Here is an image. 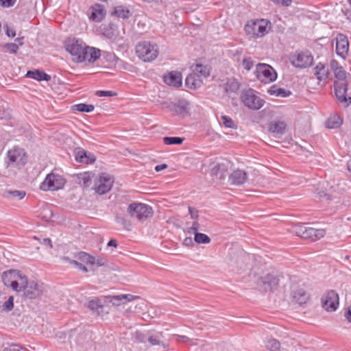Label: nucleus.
I'll return each mask as SVG.
<instances>
[{
	"label": "nucleus",
	"mask_w": 351,
	"mask_h": 351,
	"mask_svg": "<svg viewBox=\"0 0 351 351\" xmlns=\"http://www.w3.org/2000/svg\"><path fill=\"white\" fill-rule=\"evenodd\" d=\"M27 158L28 156L25 149L16 145L7 152L5 162L8 167L21 169L27 162Z\"/></svg>",
	"instance_id": "obj_1"
},
{
	"label": "nucleus",
	"mask_w": 351,
	"mask_h": 351,
	"mask_svg": "<svg viewBox=\"0 0 351 351\" xmlns=\"http://www.w3.org/2000/svg\"><path fill=\"white\" fill-rule=\"evenodd\" d=\"M136 53L143 61L152 62L158 56V47L149 41H141L136 46Z\"/></svg>",
	"instance_id": "obj_2"
},
{
	"label": "nucleus",
	"mask_w": 351,
	"mask_h": 351,
	"mask_svg": "<svg viewBox=\"0 0 351 351\" xmlns=\"http://www.w3.org/2000/svg\"><path fill=\"white\" fill-rule=\"evenodd\" d=\"M127 211L131 217L136 218L139 221H144L153 215L152 207L143 203L134 202L130 204Z\"/></svg>",
	"instance_id": "obj_3"
},
{
	"label": "nucleus",
	"mask_w": 351,
	"mask_h": 351,
	"mask_svg": "<svg viewBox=\"0 0 351 351\" xmlns=\"http://www.w3.org/2000/svg\"><path fill=\"white\" fill-rule=\"evenodd\" d=\"M240 98L245 107L253 110L261 109L265 104L264 99L258 96L256 92L252 88L243 90Z\"/></svg>",
	"instance_id": "obj_4"
},
{
	"label": "nucleus",
	"mask_w": 351,
	"mask_h": 351,
	"mask_svg": "<svg viewBox=\"0 0 351 351\" xmlns=\"http://www.w3.org/2000/svg\"><path fill=\"white\" fill-rule=\"evenodd\" d=\"M269 21L265 19H258L249 22L245 26L246 34L252 38H259L265 36L267 32Z\"/></svg>",
	"instance_id": "obj_5"
},
{
	"label": "nucleus",
	"mask_w": 351,
	"mask_h": 351,
	"mask_svg": "<svg viewBox=\"0 0 351 351\" xmlns=\"http://www.w3.org/2000/svg\"><path fill=\"white\" fill-rule=\"evenodd\" d=\"M20 291H23V296L26 299H35L42 293L40 285L34 280L28 281L26 276L21 278L20 282Z\"/></svg>",
	"instance_id": "obj_6"
},
{
	"label": "nucleus",
	"mask_w": 351,
	"mask_h": 351,
	"mask_svg": "<svg viewBox=\"0 0 351 351\" xmlns=\"http://www.w3.org/2000/svg\"><path fill=\"white\" fill-rule=\"evenodd\" d=\"M65 179L60 175L51 173H49L44 181L40 184V189L44 191H57L64 186Z\"/></svg>",
	"instance_id": "obj_7"
},
{
	"label": "nucleus",
	"mask_w": 351,
	"mask_h": 351,
	"mask_svg": "<svg viewBox=\"0 0 351 351\" xmlns=\"http://www.w3.org/2000/svg\"><path fill=\"white\" fill-rule=\"evenodd\" d=\"M290 61L294 67L305 69L313 64V56L308 51H295L291 56Z\"/></svg>",
	"instance_id": "obj_8"
},
{
	"label": "nucleus",
	"mask_w": 351,
	"mask_h": 351,
	"mask_svg": "<svg viewBox=\"0 0 351 351\" xmlns=\"http://www.w3.org/2000/svg\"><path fill=\"white\" fill-rule=\"evenodd\" d=\"M322 306L327 312L335 311L339 306V297L335 290H328L322 296Z\"/></svg>",
	"instance_id": "obj_9"
},
{
	"label": "nucleus",
	"mask_w": 351,
	"mask_h": 351,
	"mask_svg": "<svg viewBox=\"0 0 351 351\" xmlns=\"http://www.w3.org/2000/svg\"><path fill=\"white\" fill-rule=\"evenodd\" d=\"M23 277H25V276H22L20 271L15 269H10L4 271L1 275V279L3 284L6 287H10L12 289L16 291H20V282H21V278Z\"/></svg>",
	"instance_id": "obj_10"
},
{
	"label": "nucleus",
	"mask_w": 351,
	"mask_h": 351,
	"mask_svg": "<svg viewBox=\"0 0 351 351\" xmlns=\"http://www.w3.org/2000/svg\"><path fill=\"white\" fill-rule=\"evenodd\" d=\"M256 74L257 78L265 83L271 82L277 78V73L275 70L267 64L260 63L257 64Z\"/></svg>",
	"instance_id": "obj_11"
},
{
	"label": "nucleus",
	"mask_w": 351,
	"mask_h": 351,
	"mask_svg": "<svg viewBox=\"0 0 351 351\" xmlns=\"http://www.w3.org/2000/svg\"><path fill=\"white\" fill-rule=\"evenodd\" d=\"M114 180L107 173H102L95 180L94 189L99 195L108 193L112 188Z\"/></svg>",
	"instance_id": "obj_12"
},
{
	"label": "nucleus",
	"mask_w": 351,
	"mask_h": 351,
	"mask_svg": "<svg viewBox=\"0 0 351 351\" xmlns=\"http://www.w3.org/2000/svg\"><path fill=\"white\" fill-rule=\"evenodd\" d=\"M313 74L319 83L325 85L330 76V71L327 62H319L313 68Z\"/></svg>",
	"instance_id": "obj_13"
},
{
	"label": "nucleus",
	"mask_w": 351,
	"mask_h": 351,
	"mask_svg": "<svg viewBox=\"0 0 351 351\" xmlns=\"http://www.w3.org/2000/svg\"><path fill=\"white\" fill-rule=\"evenodd\" d=\"M278 282L279 280L277 277L271 274H267L259 278L256 285L261 290L267 291L276 289L278 285Z\"/></svg>",
	"instance_id": "obj_14"
},
{
	"label": "nucleus",
	"mask_w": 351,
	"mask_h": 351,
	"mask_svg": "<svg viewBox=\"0 0 351 351\" xmlns=\"http://www.w3.org/2000/svg\"><path fill=\"white\" fill-rule=\"evenodd\" d=\"M348 84L346 81L335 82L334 89L337 100L341 103H346L350 101L351 104V97H347V90Z\"/></svg>",
	"instance_id": "obj_15"
},
{
	"label": "nucleus",
	"mask_w": 351,
	"mask_h": 351,
	"mask_svg": "<svg viewBox=\"0 0 351 351\" xmlns=\"http://www.w3.org/2000/svg\"><path fill=\"white\" fill-rule=\"evenodd\" d=\"M84 50H86V44L80 39L74 38L66 45V51L73 56V60L75 62H77V58L81 56Z\"/></svg>",
	"instance_id": "obj_16"
},
{
	"label": "nucleus",
	"mask_w": 351,
	"mask_h": 351,
	"mask_svg": "<svg viewBox=\"0 0 351 351\" xmlns=\"http://www.w3.org/2000/svg\"><path fill=\"white\" fill-rule=\"evenodd\" d=\"M349 43L347 37L341 34L337 35L336 38V53L341 57L345 58L348 54Z\"/></svg>",
	"instance_id": "obj_17"
},
{
	"label": "nucleus",
	"mask_w": 351,
	"mask_h": 351,
	"mask_svg": "<svg viewBox=\"0 0 351 351\" xmlns=\"http://www.w3.org/2000/svg\"><path fill=\"white\" fill-rule=\"evenodd\" d=\"M138 297L131 294H121L117 295L106 296V302L112 303L114 306L125 304Z\"/></svg>",
	"instance_id": "obj_18"
},
{
	"label": "nucleus",
	"mask_w": 351,
	"mask_h": 351,
	"mask_svg": "<svg viewBox=\"0 0 351 351\" xmlns=\"http://www.w3.org/2000/svg\"><path fill=\"white\" fill-rule=\"evenodd\" d=\"M75 160L78 162L91 164L93 163L95 160V156L82 148H77L75 150Z\"/></svg>",
	"instance_id": "obj_19"
},
{
	"label": "nucleus",
	"mask_w": 351,
	"mask_h": 351,
	"mask_svg": "<svg viewBox=\"0 0 351 351\" xmlns=\"http://www.w3.org/2000/svg\"><path fill=\"white\" fill-rule=\"evenodd\" d=\"M247 179V173L239 169L234 170L229 176V181L234 185H241L246 182Z\"/></svg>",
	"instance_id": "obj_20"
},
{
	"label": "nucleus",
	"mask_w": 351,
	"mask_h": 351,
	"mask_svg": "<svg viewBox=\"0 0 351 351\" xmlns=\"http://www.w3.org/2000/svg\"><path fill=\"white\" fill-rule=\"evenodd\" d=\"M164 82L169 86L180 87L182 84V74L179 71H171L164 76Z\"/></svg>",
	"instance_id": "obj_21"
},
{
	"label": "nucleus",
	"mask_w": 351,
	"mask_h": 351,
	"mask_svg": "<svg viewBox=\"0 0 351 351\" xmlns=\"http://www.w3.org/2000/svg\"><path fill=\"white\" fill-rule=\"evenodd\" d=\"M105 15L106 11L104 5L97 3L90 8V20L95 22H100Z\"/></svg>",
	"instance_id": "obj_22"
},
{
	"label": "nucleus",
	"mask_w": 351,
	"mask_h": 351,
	"mask_svg": "<svg viewBox=\"0 0 351 351\" xmlns=\"http://www.w3.org/2000/svg\"><path fill=\"white\" fill-rule=\"evenodd\" d=\"M287 125L284 121H274L268 124V130L275 136L282 135L285 132Z\"/></svg>",
	"instance_id": "obj_23"
},
{
	"label": "nucleus",
	"mask_w": 351,
	"mask_h": 351,
	"mask_svg": "<svg viewBox=\"0 0 351 351\" xmlns=\"http://www.w3.org/2000/svg\"><path fill=\"white\" fill-rule=\"evenodd\" d=\"M325 230L324 229H316L311 227H308L304 235V239H308L311 241H315L325 235Z\"/></svg>",
	"instance_id": "obj_24"
},
{
	"label": "nucleus",
	"mask_w": 351,
	"mask_h": 351,
	"mask_svg": "<svg viewBox=\"0 0 351 351\" xmlns=\"http://www.w3.org/2000/svg\"><path fill=\"white\" fill-rule=\"evenodd\" d=\"M25 76L38 81L49 82L51 80V76L49 75L38 69L28 71Z\"/></svg>",
	"instance_id": "obj_25"
},
{
	"label": "nucleus",
	"mask_w": 351,
	"mask_h": 351,
	"mask_svg": "<svg viewBox=\"0 0 351 351\" xmlns=\"http://www.w3.org/2000/svg\"><path fill=\"white\" fill-rule=\"evenodd\" d=\"M293 301L302 305L306 304L309 299L308 294L302 289H298L292 293Z\"/></svg>",
	"instance_id": "obj_26"
},
{
	"label": "nucleus",
	"mask_w": 351,
	"mask_h": 351,
	"mask_svg": "<svg viewBox=\"0 0 351 351\" xmlns=\"http://www.w3.org/2000/svg\"><path fill=\"white\" fill-rule=\"evenodd\" d=\"M185 84L189 88L195 89L201 86L202 79H199L197 75L193 73L186 77Z\"/></svg>",
	"instance_id": "obj_27"
},
{
	"label": "nucleus",
	"mask_w": 351,
	"mask_h": 351,
	"mask_svg": "<svg viewBox=\"0 0 351 351\" xmlns=\"http://www.w3.org/2000/svg\"><path fill=\"white\" fill-rule=\"evenodd\" d=\"M270 95H274L280 97H287L291 94L290 90L279 87L278 85L274 84L271 86L267 90Z\"/></svg>",
	"instance_id": "obj_28"
},
{
	"label": "nucleus",
	"mask_w": 351,
	"mask_h": 351,
	"mask_svg": "<svg viewBox=\"0 0 351 351\" xmlns=\"http://www.w3.org/2000/svg\"><path fill=\"white\" fill-rule=\"evenodd\" d=\"M171 110L176 114L184 117L187 114V104L184 101H180L176 104H173L171 107Z\"/></svg>",
	"instance_id": "obj_29"
},
{
	"label": "nucleus",
	"mask_w": 351,
	"mask_h": 351,
	"mask_svg": "<svg viewBox=\"0 0 351 351\" xmlns=\"http://www.w3.org/2000/svg\"><path fill=\"white\" fill-rule=\"evenodd\" d=\"M193 73L197 75L199 79H205L210 75V69L208 65L197 64L195 65Z\"/></svg>",
	"instance_id": "obj_30"
},
{
	"label": "nucleus",
	"mask_w": 351,
	"mask_h": 351,
	"mask_svg": "<svg viewBox=\"0 0 351 351\" xmlns=\"http://www.w3.org/2000/svg\"><path fill=\"white\" fill-rule=\"evenodd\" d=\"M264 343L266 349L269 351H280V341L274 338H267Z\"/></svg>",
	"instance_id": "obj_31"
},
{
	"label": "nucleus",
	"mask_w": 351,
	"mask_h": 351,
	"mask_svg": "<svg viewBox=\"0 0 351 351\" xmlns=\"http://www.w3.org/2000/svg\"><path fill=\"white\" fill-rule=\"evenodd\" d=\"M113 14L123 19H127L131 16L130 11L122 5L115 7Z\"/></svg>",
	"instance_id": "obj_32"
},
{
	"label": "nucleus",
	"mask_w": 351,
	"mask_h": 351,
	"mask_svg": "<svg viewBox=\"0 0 351 351\" xmlns=\"http://www.w3.org/2000/svg\"><path fill=\"white\" fill-rule=\"evenodd\" d=\"M94 174L90 172H84L78 176L79 183L82 184L85 187H88L92 181Z\"/></svg>",
	"instance_id": "obj_33"
},
{
	"label": "nucleus",
	"mask_w": 351,
	"mask_h": 351,
	"mask_svg": "<svg viewBox=\"0 0 351 351\" xmlns=\"http://www.w3.org/2000/svg\"><path fill=\"white\" fill-rule=\"evenodd\" d=\"M342 124V121L339 116L335 115L328 119L326 127L330 129L337 128Z\"/></svg>",
	"instance_id": "obj_34"
},
{
	"label": "nucleus",
	"mask_w": 351,
	"mask_h": 351,
	"mask_svg": "<svg viewBox=\"0 0 351 351\" xmlns=\"http://www.w3.org/2000/svg\"><path fill=\"white\" fill-rule=\"evenodd\" d=\"M307 226L303 223H298L292 227V232L295 234L298 237L304 239Z\"/></svg>",
	"instance_id": "obj_35"
},
{
	"label": "nucleus",
	"mask_w": 351,
	"mask_h": 351,
	"mask_svg": "<svg viewBox=\"0 0 351 351\" xmlns=\"http://www.w3.org/2000/svg\"><path fill=\"white\" fill-rule=\"evenodd\" d=\"M3 196L7 198H15L19 200L22 199L25 196V193L22 191H6L3 193Z\"/></svg>",
	"instance_id": "obj_36"
},
{
	"label": "nucleus",
	"mask_w": 351,
	"mask_h": 351,
	"mask_svg": "<svg viewBox=\"0 0 351 351\" xmlns=\"http://www.w3.org/2000/svg\"><path fill=\"white\" fill-rule=\"evenodd\" d=\"M115 221L117 223H119L123 226V227L128 230L130 231L132 229V223L131 221L127 219L124 216L117 215L115 217Z\"/></svg>",
	"instance_id": "obj_37"
},
{
	"label": "nucleus",
	"mask_w": 351,
	"mask_h": 351,
	"mask_svg": "<svg viewBox=\"0 0 351 351\" xmlns=\"http://www.w3.org/2000/svg\"><path fill=\"white\" fill-rule=\"evenodd\" d=\"M88 308L99 313L102 311L103 304L99 299L95 298L88 302Z\"/></svg>",
	"instance_id": "obj_38"
},
{
	"label": "nucleus",
	"mask_w": 351,
	"mask_h": 351,
	"mask_svg": "<svg viewBox=\"0 0 351 351\" xmlns=\"http://www.w3.org/2000/svg\"><path fill=\"white\" fill-rule=\"evenodd\" d=\"M184 138L178 136H165L163 138V142L165 145H180Z\"/></svg>",
	"instance_id": "obj_39"
},
{
	"label": "nucleus",
	"mask_w": 351,
	"mask_h": 351,
	"mask_svg": "<svg viewBox=\"0 0 351 351\" xmlns=\"http://www.w3.org/2000/svg\"><path fill=\"white\" fill-rule=\"evenodd\" d=\"M62 260L65 262V263H69L71 265H75L76 267L78 268V269H80V271H82L84 272H87L88 271V269L86 267H85L83 264L77 262V261H74V260H71L69 257L67 256H64L62 258Z\"/></svg>",
	"instance_id": "obj_40"
},
{
	"label": "nucleus",
	"mask_w": 351,
	"mask_h": 351,
	"mask_svg": "<svg viewBox=\"0 0 351 351\" xmlns=\"http://www.w3.org/2000/svg\"><path fill=\"white\" fill-rule=\"evenodd\" d=\"M194 240L197 243L207 244L210 242V239L208 236L204 233L195 232Z\"/></svg>",
	"instance_id": "obj_41"
},
{
	"label": "nucleus",
	"mask_w": 351,
	"mask_h": 351,
	"mask_svg": "<svg viewBox=\"0 0 351 351\" xmlns=\"http://www.w3.org/2000/svg\"><path fill=\"white\" fill-rule=\"evenodd\" d=\"M86 50H89V62H94L96 61L101 56V51L99 49H96L95 47H90V49H87Z\"/></svg>",
	"instance_id": "obj_42"
},
{
	"label": "nucleus",
	"mask_w": 351,
	"mask_h": 351,
	"mask_svg": "<svg viewBox=\"0 0 351 351\" xmlns=\"http://www.w3.org/2000/svg\"><path fill=\"white\" fill-rule=\"evenodd\" d=\"M75 110L82 112H90L93 111L95 107L93 105L91 104H79L77 105H75L74 106Z\"/></svg>",
	"instance_id": "obj_43"
},
{
	"label": "nucleus",
	"mask_w": 351,
	"mask_h": 351,
	"mask_svg": "<svg viewBox=\"0 0 351 351\" xmlns=\"http://www.w3.org/2000/svg\"><path fill=\"white\" fill-rule=\"evenodd\" d=\"M239 83L235 80H230L227 82L226 91L227 93H235L239 88Z\"/></svg>",
	"instance_id": "obj_44"
},
{
	"label": "nucleus",
	"mask_w": 351,
	"mask_h": 351,
	"mask_svg": "<svg viewBox=\"0 0 351 351\" xmlns=\"http://www.w3.org/2000/svg\"><path fill=\"white\" fill-rule=\"evenodd\" d=\"M77 257H78V259L87 264V265H92V262L93 260V256L84 252H81L78 254L77 255Z\"/></svg>",
	"instance_id": "obj_45"
},
{
	"label": "nucleus",
	"mask_w": 351,
	"mask_h": 351,
	"mask_svg": "<svg viewBox=\"0 0 351 351\" xmlns=\"http://www.w3.org/2000/svg\"><path fill=\"white\" fill-rule=\"evenodd\" d=\"M333 73L337 82L346 81L347 73L342 66Z\"/></svg>",
	"instance_id": "obj_46"
},
{
	"label": "nucleus",
	"mask_w": 351,
	"mask_h": 351,
	"mask_svg": "<svg viewBox=\"0 0 351 351\" xmlns=\"http://www.w3.org/2000/svg\"><path fill=\"white\" fill-rule=\"evenodd\" d=\"M104 58H105L108 62L116 64L118 61H119V58L114 53L110 52H104L103 54Z\"/></svg>",
	"instance_id": "obj_47"
},
{
	"label": "nucleus",
	"mask_w": 351,
	"mask_h": 351,
	"mask_svg": "<svg viewBox=\"0 0 351 351\" xmlns=\"http://www.w3.org/2000/svg\"><path fill=\"white\" fill-rule=\"evenodd\" d=\"M2 310L1 311H10L14 307V298L13 296H10L7 301H5L3 304H1Z\"/></svg>",
	"instance_id": "obj_48"
},
{
	"label": "nucleus",
	"mask_w": 351,
	"mask_h": 351,
	"mask_svg": "<svg viewBox=\"0 0 351 351\" xmlns=\"http://www.w3.org/2000/svg\"><path fill=\"white\" fill-rule=\"evenodd\" d=\"M221 121L224 126L228 128H236L237 125L234 123L233 120L228 116H221Z\"/></svg>",
	"instance_id": "obj_49"
},
{
	"label": "nucleus",
	"mask_w": 351,
	"mask_h": 351,
	"mask_svg": "<svg viewBox=\"0 0 351 351\" xmlns=\"http://www.w3.org/2000/svg\"><path fill=\"white\" fill-rule=\"evenodd\" d=\"M90 49V47L86 45V49ZM89 56V50H84V51L82 52L81 56H79L78 58H77V62H82L84 61L88 62Z\"/></svg>",
	"instance_id": "obj_50"
},
{
	"label": "nucleus",
	"mask_w": 351,
	"mask_h": 351,
	"mask_svg": "<svg viewBox=\"0 0 351 351\" xmlns=\"http://www.w3.org/2000/svg\"><path fill=\"white\" fill-rule=\"evenodd\" d=\"M160 336H162V333L154 335H150L147 341L152 345H160Z\"/></svg>",
	"instance_id": "obj_51"
},
{
	"label": "nucleus",
	"mask_w": 351,
	"mask_h": 351,
	"mask_svg": "<svg viewBox=\"0 0 351 351\" xmlns=\"http://www.w3.org/2000/svg\"><path fill=\"white\" fill-rule=\"evenodd\" d=\"M3 47L12 53H16L19 50V45L13 43H5Z\"/></svg>",
	"instance_id": "obj_52"
},
{
	"label": "nucleus",
	"mask_w": 351,
	"mask_h": 351,
	"mask_svg": "<svg viewBox=\"0 0 351 351\" xmlns=\"http://www.w3.org/2000/svg\"><path fill=\"white\" fill-rule=\"evenodd\" d=\"M242 65L245 69H246L247 71H250L254 65L252 58H244L242 61Z\"/></svg>",
	"instance_id": "obj_53"
},
{
	"label": "nucleus",
	"mask_w": 351,
	"mask_h": 351,
	"mask_svg": "<svg viewBox=\"0 0 351 351\" xmlns=\"http://www.w3.org/2000/svg\"><path fill=\"white\" fill-rule=\"evenodd\" d=\"M92 261V265H96L97 267L103 266L106 263V259L101 256H93V260Z\"/></svg>",
	"instance_id": "obj_54"
},
{
	"label": "nucleus",
	"mask_w": 351,
	"mask_h": 351,
	"mask_svg": "<svg viewBox=\"0 0 351 351\" xmlns=\"http://www.w3.org/2000/svg\"><path fill=\"white\" fill-rule=\"evenodd\" d=\"M95 95L98 97H112L116 95L117 93L111 90H97Z\"/></svg>",
	"instance_id": "obj_55"
},
{
	"label": "nucleus",
	"mask_w": 351,
	"mask_h": 351,
	"mask_svg": "<svg viewBox=\"0 0 351 351\" xmlns=\"http://www.w3.org/2000/svg\"><path fill=\"white\" fill-rule=\"evenodd\" d=\"M134 341L137 343L145 342L146 340V337L144 334L141 332H136L134 335Z\"/></svg>",
	"instance_id": "obj_56"
},
{
	"label": "nucleus",
	"mask_w": 351,
	"mask_h": 351,
	"mask_svg": "<svg viewBox=\"0 0 351 351\" xmlns=\"http://www.w3.org/2000/svg\"><path fill=\"white\" fill-rule=\"evenodd\" d=\"M16 0H0V4L3 7L10 8L14 5Z\"/></svg>",
	"instance_id": "obj_57"
},
{
	"label": "nucleus",
	"mask_w": 351,
	"mask_h": 351,
	"mask_svg": "<svg viewBox=\"0 0 351 351\" xmlns=\"http://www.w3.org/2000/svg\"><path fill=\"white\" fill-rule=\"evenodd\" d=\"M274 3L283 6H289L292 3V0H271Z\"/></svg>",
	"instance_id": "obj_58"
},
{
	"label": "nucleus",
	"mask_w": 351,
	"mask_h": 351,
	"mask_svg": "<svg viewBox=\"0 0 351 351\" xmlns=\"http://www.w3.org/2000/svg\"><path fill=\"white\" fill-rule=\"evenodd\" d=\"M21 348L16 344L11 345L8 348H5L3 351H21Z\"/></svg>",
	"instance_id": "obj_59"
},
{
	"label": "nucleus",
	"mask_w": 351,
	"mask_h": 351,
	"mask_svg": "<svg viewBox=\"0 0 351 351\" xmlns=\"http://www.w3.org/2000/svg\"><path fill=\"white\" fill-rule=\"evenodd\" d=\"M330 67L333 72L339 69V68H341V66L339 65L338 61L336 60H332L330 62Z\"/></svg>",
	"instance_id": "obj_60"
},
{
	"label": "nucleus",
	"mask_w": 351,
	"mask_h": 351,
	"mask_svg": "<svg viewBox=\"0 0 351 351\" xmlns=\"http://www.w3.org/2000/svg\"><path fill=\"white\" fill-rule=\"evenodd\" d=\"M189 213L191 215V217L192 219H194L195 220L198 218V211L194 208H192L191 207H189Z\"/></svg>",
	"instance_id": "obj_61"
},
{
	"label": "nucleus",
	"mask_w": 351,
	"mask_h": 351,
	"mask_svg": "<svg viewBox=\"0 0 351 351\" xmlns=\"http://www.w3.org/2000/svg\"><path fill=\"white\" fill-rule=\"evenodd\" d=\"M177 340L179 342H189L191 341V339L188 337L184 335H177Z\"/></svg>",
	"instance_id": "obj_62"
},
{
	"label": "nucleus",
	"mask_w": 351,
	"mask_h": 351,
	"mask_svg": "<svg viewBox=\"0 0 351 351\" xmlns=\"http://www.w3.org/2000/svg\"><path fill=\"white\" fill-rule=\"evenodd\" d=\"M345 317L351 323V305L348 307V310L345 312Z\"/></svg>",
	"instance_id": "obj_63"
},
{
	"label": "nucleus",
	"mask_w": 351,
	"mask_h": 351,
	"mask_svg": "<svg viewBox=\"0 0 351 351\" xmlns=\"http://www.w3.org/2000/svg\"><path fill=\"white\" fill-rule=\"evenodd\" d=\"M41 243L49 246L50 248H52L53 247L51 240L49 238L43 239Z\"/></svg>",
	"instance_id": "obj_64"
}]
</instances>
